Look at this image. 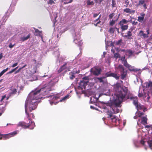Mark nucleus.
<instances>
[{
    "instance_id": "obj_1",
    "label": "nucleus",
    "mask_w": 152,
    "mask_h": 152,
    "mask_svg": "<svg viewBox=\"0 0 152 152\" xmlns=\"http://www.w3.org/2000/svg\"><path fill=\"white\" fill-rule=\"evenodd\" d=\"M39 99V97H35L32 94H30L28 96L25 103V111L27 115V118L28 120H31L29 116V114L28 113L27 107H28L30 112L34 110L37 107V103L36 100Z\"/></svg>"
},
{
    "instance_id": "obj_2",
    "label": "nucleus",
    "mask_w": 152,
    "mask_h": 152,
    "mask_svg": "<svg viewBox=\"0 0 152 152\" xmlns=\"http://www.w3.org/2000/svg\"><path fill=\"white\" fill-rule=\"evenodd\" d=\"M114 88L116 91H118L117 94L119 98L123 99L125 97L128 91L127 87H124L121 88L120 83H117L114 85Z\"/></svg>"
},
{
    "instance_id": "obj_3",
    "label": "nucleus",
    "mask_w": 152,
    "mask_h": 152,
    "mask_svg": "<svg viewBox=\"0 0 152 152\" xmlns=\"http://www.w3.org/2000/svg\"><path fill=\"white\" fill-rule=\"evenodd\" d=\"M51 90V86L49 85L39 90H35V91L32 92L31 93L35 97H39V99H40L42 98L41 96V95L44 96L48 94Z\"/></svg>"
},
{
    "instance_id": "obj_4",
    "label": "nucleus",
    "mask_w": 152,
    "mask_h": 152,
    "mask_svg": "<svg viewBox=\"0 0 152 152\" xmlns=\"http://www.w3.org/2000/svg\"><path fill=\"white\" fill-rule=\"evenodd\" d=\"M18 126H20L24 129L29 128L30 129H33L35 126V123L34 122L29 121V123H26L24 121H20L17 124Z\"/></svg>"
},
{
    "instance_id": "obj_5",
    "label": "nucleus",
    "mask_w": 152,
    "mask_h": 152,
    "mask_svg": "<svg viewBox=\"0 0 152 152\" xmlns=\"http://www.w3.org/2000/svg\"><path fill=\"white\" fill-rule=\"evenodd\" d=\"M89 78L88 76H86L83 77L79 83V89H81L82 90L83 88L85 89L86 86L88 85V83L89 82Z\"/></svg>"
},
{
    "instance_id": "obj_6",
    "label": "nucleus",
    "mask_w": 152,
    "mask_h": 152,
    "mask_svg": "<svg viewBox=\"0 0 152 152\" xmlns=\"http://www.w3.org/2000/svg\"><path fill=\"white\" fill-rule=\"evenodd\" d=\"M17 134V131H15L6 134H3L0 133V140L1 139L5 140L9 139L10 137L13 136Z\"/></svg>"
},
{
    "instance_id": "obj_7",
    "label": "nucleus",
    "mask_w": 152,
    "mask_h": 152,
    "mask_svg": "<svg viewBox=\"0 0 152 152\" xmlns=\"http://www.w3.org/2000/svg\"><path fill=\"white\" fill-rule=\"evenodd\" d=\"M101 71V69L97 66L92 68L91 69V73L93 74L96 76H98L100 74Z\"/></svg>"
},
{
    "instance_id": "obj_8",
    "label": "nucleus",
    "mask_w": 152,
    "mask_h": 152,
    "mask_svg": "<svg viewBox=\"0 0 152 152\" xmlns=\"http://www.w3.org/2000/svg\"><path fill=\"white\" fill-rule=\"evenodd\" d=\"M105 76L106 77H112L115 78L116 80L119 79L120 77V76H118L117 74L111 73L110 72L106 73L105 74Z\"/></svg>"
},
{
    "instance_id": "obj_9",
    "label": "nucleus",
    "mask_w": 152,
    "mask_h": 152,
    "mask_svg": "<svg viewBox=\"0 0 152 152\" xmlns=\"http://www.w3.org/2000/svg\"><path fill=\"white\" fill-rule=\"evenodd\" d=\"M133 28H130L127 32V34L124 36V37L127 38L128 39H130L131 36L132 35V31H133Z\"/></svg>"
},
{
    "instance_id": "obj_10",
    "label": "nucleus",
    "mask_w": 152,
    "mask_h": 152,
    "mask_svg": "<svg viewBox=\"0 0 152 152\" xmlns=\"http://www.w3.org/2000/svg\"><path fill=\"white\" fill-rule=\"evenodd\" d=\"M147 115H146L145 116H143L141 118V123L145 125L147 124V121L148 120L147 118Z\"/></svg>"
},
{
    "instance_id": "obj_11",
    "label": "nucleus",
    "mask_w": 152,
    "mask_h": 152,
    "mask_svg": "<svg viewBox=\"0 0 152 152\" xmlns=\"http://www.w3.org/2000/svg\"><path fill=\"white\" fill-rule=\"evenodd\" d=\"M126 67L128 68L129 70L133 71L134 72H137L139 71L138 69L134 68V66H133L129 64Z\"/></svg>"
},
{
    "instance_id": "obj_12",
    "label": "nucleus",
    "mask_w": 152,
    "mask_h": 152,
    "mask_svg": "<svg viewBox=\"0 0 152 152\" xmlns=\"http://www.w3.org/2000/svg\"><path fill=\"white\" fill-rule=\"evenodd\" d=\"M34 29H35V31L34 32V35L36 36H41L42 37L41 34L42 33V31H39L38 29H35L34 28Z\"/></svg>"
},
{
    "instance_id": "obj_13",
    "label": "nucleus",
    "mask_w": 152,
    "mask_h": 152,
    "mask_svg": "<svg viewBox=\"0 0 152 152\" xmlns=\"http://www.w3.org/2000/svg\"><path fill=\"white\" fill-rule=\"evenodd\" d=\"M140 36L141 37H143L144 38H147L148 37V36L145 34L142 31H140L139 33Z\"/></svg>"
},
{
    "instance_id": "obj_14",
    "label": "nucleus",
    "mask_w": 152,
    "mask_h": 152,
    "mask_svg": "<svg viewBox=\"0 0 152 152\" xmlns=\"http://www.w3.org/2000/svg\"><path fill=\"white\" fill-rule=\"evenodd\" d=\"M112 109L113 113L115 114L119 112L120 110L118 107L116 106L114 107L113 106L112 107Z\"/></svg>"
},
{
    "instance_id": "obj_15",
    "label": "nucleus",
    "mask_w": 152,
    "mask_h": 152,
    "mask_svg": "<svg viewBox=\"0 0 152 152\" xmlns=\"http://www.w3.org/2000/svg\"><path fill=\"white\" fill-rule=\"evenodd\" d=\"M127 71H124L123 72H121V79L123 80L125 78L127 75Z\"/></svg>"
},
{
    "instance_id": "obj_16",
    "label": "nucleus",
    "mask_w": 152,
    "mask_h": 152,
    "mask_svg": "<svg viewBox=\"0 0 152 152\" xmlns=\"http://www.w3.org/2000/svg\"><path fill=\"white\" fill-rule=\"evenodd\" d=\"M124 11L130 14H134L135 12V10H131L129 8L125 9L124 10Z\"/></svg>"
},
{
    "instance_id": "obj_17",
    "label": "nucleus",
    "mask_w": 152,
    "mask_h": 152,
    "mask_svg": "<svg viewBox=\"0 0 152 152\" xmlns=\"http://www.w3.org/2000/svg\"><path fill=\"white\" fill-rule=\"evenodd\" d=\"M67 64V63L66 62L63 66L61 67L60 69H58V72H60L65 69L66 68V65Z\"/></svg>"
},
{
    "instance_id": "obj_18",
    "label": "nucleus",
    "mask_w": 152,
    "mask_h": 152,
    "mask_svg": "<svg viewBox=\"0 0 152 152\" xmlns=\"http://www.w3.org/2000/svg\"><path fill=\"white\" fill-rule=\"evenodd\" d=\"M129 22V21L125 19H122L121 21H120L118 23V25H122L124 24H126L127 23Z\"/></svg>"
},
{
    "instance_id": "obj_19",
    "label": "nucleus",
    "mask_w": 152,
    "mask_h": 152,
    "mask_svg": "<svg viewBox=\"0 0 152 152\" xmlns=\"http://www.w3.org/2000/svg\"><path fill=\"white\" fill-rule=\"evenodd\" d=\"M133 52L131 50H126L125 53V54L126 55H128L129 57H130L133 54Z\"/></svg>"
},
{
    "instance_id": "obj_20",
    "label": "nucleus",
    "mask_w": 152,
    "mask_h": 152,
    "mask_svg": "<svg viewBox=\"0 0 152 152\" xmlns=\"http://www.w3.org/2000/svg\"><path fill=\"white\" fill-rule=\"evenodd\" d=\"M121 26V28L122 30V31H123L125 30H126L128 28V25H120Z\"/></svg>"
},
{
    "instance_id": "obj_21",
    "label": "nucleus",
    "mask_w": 152,
    "mask_h": 152,
    "mask_svg": "<svg viewBox=\"0 0 152 152\" xmlns=\"http://www.w3.org/2000/svg\"><path fill=\"white\" fill-rule=\"evenodd\" d=\"M143 97L145 99L148 101L150 98V96L148 92L145 93L143 96Z\"/></svg>"
},
{
    "instance_id": "obj_22",
    "label": "nucleus",
    "mask_w": 152,
    "mask_h": 152,
    "mask_svg": "<svg viewBox=\"0 0 152 152\" xmlns=\"http://www.w3.org/2000/svg\"><path fill=\"white\" fill-rule=\"evenodd\" d=\"M31 36L30 34H29L26 37H23L20 38V41L24 42L29 39Z\"/></svg>"
},
{
    "instance_id": "obj_23",
    "label": "nucleus",
    "mask_w": 152,
    "mask_h": 152,
    "mask_svg": "<svg viewBox=\"0 0 152 152\" xmlns=\"http://www.w3.org/2000/svg\"><path fill=\"white\" fill-rule=\"evenodd\" d=\"M117 68L121 72L125 71L124 66L121 64H119Z\"/></svg>"
},
{
    "instance_id": "obj_24",
    "label": "nucleus",
    "mask_w": 152,
    "mask_h": 152,
    "mask_svg": "<svg viewBox=\"0 0 152 152\" xmlns=\"http://www.w3.org/2000/svg\"><path fill=\"white\" fill-rule=\"evenodd\" d=\"M146 87L152 88V81H149L148 82L145 83Z\"/></svg>"
},
{
    "instance_id": "obj_25",
    "label": "nucleus",
    "mask_w": 152,
    "mask_h": 152,
    "mask_svg": "<svg viewBox=\"0 0 152 152\" xmlns=\"http://www.w3.org/2000/svg\"><path fill=\"white\" fill-rule=\"evenodd\" d=\"M120 14H119L118 16H119ZM119 17V16L115 20H111L110 22V25L111 26H113L115 23V21H116L118 19V18Z\"/></svg>"
},
{
    "instance_id": "obj_26",
    "label": "nucleus",
    "mask_w": 152,
    "mask_h": 152,
    "mask_svg": "<svg viewBox=\"0 0 152 152\" xmlns=\"http://www.w3.org/2000/svg\"><path fill=\"white\" fill-rule=\"evenodd\" d=\"M47 1V3L48 4L52 5L53 4H55V1L56 0H45Z\"/></svg>"
},
{
    "instance_id": "obj_27",
    "label": "nucleus",
    "mask_w": 152,
    "mask_h": 152,
    "mask_svg": "<svg viewBox=\"0 0 152 152\" xmlns=\"http://www.w3.org/2000/svg\"><path fill=\"white\" fill-rule=\"evenodd\" d=\"M145 2V1L143 0H140L139 1V3L137 4L136 5L137 7H138L139 6L143 4Z\"/></svg>"
},
{
    "instance_id": "obj_28",
    "label": "nucleus",
    "mask_w": 152,
    "mask_h": 152,
    "mask_svg": "<svg viewBox=\"0 0 152 152\" xmlns=\"http://www.w3.org/2000/svg\"><path fill=\"white\" fill-rule=\"evenodd\" d=\"M137 114L139 117H142L141 116L144 115V113L139 111L137 112Z\"/></svg>"
},
{
    "instance_id": "obj_29",
    "label": "nucleus",
    "mask_w": 152,
    "mask_h": 152,
    "mask_svg": "<svg viewBox=\"0 0 152 152\" xmlns=\"http://www.w3.org/2000/svg\"><path fill=\"white\" fill-rule=\"evenodd\" d=\"M142 15V16H139L138 17V20L140 22H141L143 20L145 14H143Z\"/></svg>"
},
{
    "instance_id": "obj_30",
    "label": "nucleus",
    "mask_w": 152,
    "mask_h": 152,
    "mask_svg": "<svg viewBox=\"0 0 152 152\" xmlns=\"http://www.w3.org/2000/svg\"><path fill=\"white\" fill-rule=\"evenodd\" d=\"M70 75V78L71 80H72L75 77V74L72 72H70L69 73Z\"/></svg>"
},
{
    "instance_id": "obj_31",
    "label": "nucleus",
    "mask_w": 152,
    "mask_h": 152,
    "mask_svg": "<svg viewBox=\"0 0 152 152\" xmlns=\"http://www.w3.org/2000/svg\"><path fill=\"white\" fill-rule=\"evenodd\" d=\"M9 69V68L7 67L5 69L3 70L0 73V74L2 76Z\"/></svg>"
},
{
    "instance_id": "obj_32",
    "label": "nucleus",
    "mask_w": 152,
    "mask_h": 152,
    "mask_svg": "<svg viewBox=\"0 0 152 152\" xmlns=\"http://www.w3.org/2000/svg\"><path fill=\"white\" fill-rule=\"evenodd\" d=\"M122 42V40L121 39H120L118 41H116V42H114V43L115 44V45H119Z\"/></svg>"
},
{
    "instance_id": "obj_33",
    "label": "nucleus",
    "mask_w": 152,
    "mask_h": 152,
    "mask_svg": "<svg viewBox=\"0 0 152 152\" xmlns=\"http://www.w3.org/2000/svg\"><path fill=\"white\" fill-rule=\"evenodd\" d=\"M114 57L116 59L120 57V54L118 53H115L114 54Z\"/></svg>"
},
{
    "instance_id": "obj_34",
    "label": "nucleus",
    "mask_w": 152,
    "mask_h": 152,
    "mask_svg": "<svg viewBox=\"0 0 152 152\" xmlns=\"http://www.w3.org/2000/svg\"><path fill=\"white\" fill-rule=\"evenodd\" d=\"M121 102H114V104L113 105V106H116L117 107H120V105L121 104Z\"/></svg>"
},
{
    "instance_id": "obj_35",
    "label": "nucleus",
    "mask_w": 152,
    "mask_h": 152,
    "mask_svg": "<svg viewBox=\"0 0 152 152\" xmlns=\"http://www.w3.org/2000/svg\"><path fill=\"white\" fill-rule=\"evenodd\" d=\"M94 4V2L93 1H91L90 0H88L87 1V4L88 5H93Z\"/></svg>"
},
{
    "instance_id": "obj_36",
    "label": "nucleus",
    "mask_w": 152,
    "mask_h": 152,
    "mask_svg": "<svg viewBox=\"0 0 152 152\" xmlns=\"http://www.w3.org/2000/svg\"><path fill=\"white\" fill-rule=\"evenodd\" d=\"M115 28H111L109 30V31L110 33H114L115 32Z\"/></svg>"
},
{
    "instance_id": "obj_37",
    "label": "nucleus",
    "mask_w": 152,
    "mask_h": 152,
    "mask_svg": "<svg viewBox=\"0 0 152 152\" xmlns=\"http://www.w3.org/2000/svg\"><path fill=\"white\" fill-rule=\"evenodd\" d=\"M17 93V90L15 88H14L12 90L11 94H15Z\"/></svg>"
},
{
    "instance_id": "obj_38",
    "label": "nucleus",
    "mask_w": 152,
    "mask_h": 152,
    "mask_svg": "<svg viewBox=\"0 0 152 152\" xmlns=\"http://www.w3.org/2000/svg\"><path fill=\"white\" fill-rule=\"evenodd\" d=\"M105 77H97V79L99 80L100 82L101 83L103 82V79Z\"/></svg>"
},
{
    "instance_id": "obj_39",
    "label": "nucleus",
    "mask_w": 152,
    "mask_h": 152,
    "mask_svg": "<svg viewBox=\"0 0 152 152\" xmlns=\"http://www.w3.org/2000/svg\"><path fill=\"white\" fill-rule=\"evenodd\" d=\"M130 22H131V23L133 25H136L138 23L137 21H132V19L130 20Z\"/></svg>"
},
{
    "instance_id": "obj_40",
    "label": "nucleus",
    "mask_w": 152,
    "mask_h": 152,
    "mask_svg": "<svg viewBox=\"0 0 152 152\" xmlns=\"http://www.w3.org/2000/svg\"><path fill=\"white\" fill-rule=\"evenodd\" d=\"M124 64L126 67L128 66L129 65V64L127 63L126 60L124 61Z\"/></svg>"
},
{
    "instance_id": "obj_41",
    "label": "nucleus",
    "mask_w": 152,
    "mask_h": 152,
    "mask_svg": "<svg viewBox=\"0 0 152 152\" xmlns=\"http://www.w3.org/2000/svg\"><path fill=\"white\" fill-rule=\"evenodd\" d=\"M106 105L107 106H110L112 108V107L113 106V104L111 103H106Z\"/></svg>"
},
{
    "instance_id": "obj_42",
    "label": "nucleus",
    "mask_w": 152,
    "mask_h": 152,
    "mask_svg": "<svg viewBox=\"0 0 152 152\" xmlns=\"http://www.w3.org/2000/svg\"><path fill=\"white\" fill-rule=\"evenodd\" d=\"M69 96L68 95H67L65 96L61 100V101H64L65 100L67 99H68L69 98Z\"/></svg>"
},
{
    "instance_id": "obj_43",
    "label": "nucleus",
    "mask_w": 152,
    "mask_h": 152,
    "mask_svg": "<svg viewBox=\"0 0 152 152\" xmlns=\"http://www.w3.org/2000/svg\"><path fill=\"white\" fill-rule=\"evenodd\" d=\"M115 14L114 13H112L110 14L109 15V19H111L114 16Z\"/></svg>"
},
{
    "instance_id": "obj_44",
    "label": "nucleus",
    "mask_w": 152,
    "mask_h": 152,
    "mask_svg": "<svg viewBox=\"0 0 152 152\" xmlns=\"http://www.w3.org/2000/svg\"><path fill=\"white\" fill-rule=\"evenodd\" d=\"M96 3L100 4L101 2L104 0H94Z\"/></svg>"
},
{
    "instance_id": "obj_45",
    "label": "nucleus",
    "mask_w": 152,
    "mask_h": 152,
    "mask_svg": "<svg viewBox=\"0 0 152 152\" xmlns=\"http://www.w3.org/2000/svg\"><path fill=\"white\" fill-rule=\"evenodd\" d=\"M116 4L115 2V0H112V5L113 7H114L115 6Z\"/></svg>"
},
{
    "instance_id": "obj_46",
    "label": "nucleus",
    "mask_w": 152,
    "mask_h": 152,
    "mask_svg": "<svg viewBox=\"0 0 152 152\" xmlns=\"http://www.w3.org/2000/svg\"><path fill=\"white\" fill-rule=\"evenodd\" d=\"M76 40H77L76 39H75L74 40L75 43H76L77 44V43L76 42ZM82 43H83L82 42V41L81 40H80V41L78 42V45H81L82 44Z\"/></svg>"
},
{
    "instance_id": "obj_47",
    "label": "nucleus",
    "mask_w": 152,
    "mask_h": 152,
    "mask_svg": "<svg viewBox=\"0 0 152 152\" xmlns=\"http://www.w3.org/2000/svg\"><path fill=\"white\" fill-rule=\"evenodd\" d=\"M75 74L76 73H79L80 72V70H78V71H76L74 69L73 71L72 72Z\"/></svg>"
},
{
    "instance_id": "obj_48",
    "label": "nucleus",
    "mask_w": 152,
    "mask_h": 152,
    "mask_svg": "<svg viewBox=\"0 0 152 152\" xmlns=\"http://www.w3.org/2000/svg\"><path fill=\"white\" fill-rule=\"evenodd\" d=\"M109 113L107 114V115H108L107 118H112L113 116V115L111 113H110L109 112Z\"/></svg>"
},
{
    "instance_id": "obj_49",
    "label": "nucleus",
    "mask_w": 152,
    "mask_h": 152,
    "mask_svg": "<svg viewBox=\"0 0 152 152\" xmlns=\"http://www.w3.org/2000/svg\"><path fill=\"white\" fill-rule=\"evenodd\" d=\"M15 45V44H14L13 45H12V43H10L9 45V47L10 48H12Z\"/></svg>"
},
{
    "instance_id": "obj_50",
    "label": "nucleus",
    "mask_w": 152,
    "mask_h": 152,
    "mask_svg": "<svg viewBox=\"0 0 152 152\" xmlns=\"http://www.w3.org/2000/svg\"><path fill=\"white\" fill-rule=\"evenodd\" d=\"M31 117H32L33 118H34V114L33 113H31L30 115L29 114V116H30V118H31ZM31 121H30L29 120V121H30V122H31V121H31Z\"/></svg>"
},
{
    "instance_id": "obj_51",
    "label": "nucleus",
    "mask_w": 152,
    "mask_h": 152,
    "mask_svg": "<svg viewBox=\"0 0 152 152\" xmlns=\"http://www.w3.org/2000/svg\"><path fill=\"white\" fill-rule=\"evenodd\" d=\"M148 143L149 146L151 148H152V138L151 140Z\"/></svg>"
},
{
    "instance_id": "obj_52",
    "label": "nucleus",
    "mask_w": 152,
    "mask_h": 152,
    "mask_svg": "<svg viewBox=\"0 0 152 152\" xmlns=\"http://www.w3.org/2000/svg\"><path fill=\"white\" fill-rule=\"evenodd\" d=\"M32 76V77L34 79L33 80H36L37 79V77L35 75H33Z\"/></svg>"
},
{
    "instance_id": "obj_53",
    "label": "nucleus",
    "mask_w": 152,
    "mask_h": 152,
    "mask_svg": "<svg viewBox=\"0 0 152 152\" xmlns=\"http://www.w3.org/2000/svg\"><path fill=\"white\" fill-rule=\"evenodd\" d=\"M6 97V95L2 96L1 97V101H2Z\"/></svg>"
},
{
    "instance_id": "obj_54",
    "label": "nucleus",
    "mask_w": 152,
    "mask_h": 152,
    "mask_svg": "<svg viewBox=\"0 0 152 152\" xmlns=\"http://www.w3.org/2000/svg\"><path fill=\"white\" fill-rule=\"evenodd\" d=\"M15 71L13 69H12L11 71L7 73V74H10L13 73Z\"/></svg>"
},
{
    "instance_id": "obj_55",
    "label": "nucleus",
    "mask_w": 152,
    "mask_h": 152,
    "mask_svg": "<svg viewBox=\"0 0 152 152\" xmlns=\"http://www.w3.org/2000/svg\"><path fill=\"white\" fill-rule=\"evenodd\" d=\"M22 68H21V67L19 68L17 70L16 72H15V74H16L17 73H18L21 70V69H22Z\"/></svg>"
},
{
    "instance_id": "obj_56",
    "label": "nucleus",
    "mask_w": 152,
    "mask_h": 152,
    "mask_svg": "<svg viewBox=\"0 0 152 152\" xmlns=\"http://www.w3.org/2000/svg\"><path fill=\"white\" fill-rule=\"evenodd\" d=\"M145 127L149 128L150 129H152V125L146 126Z\"/></svg>"
},
{
    "instance_id": "obj_57",
    "label": "nucleus",
    "mask_w": 152,
    "mask_h": 152,
    "mask_svg": "<svg viewBox=\"0 0 152 152\" xmlns=\"http://www.w3.org/2000/svg\"><path fill=\"white\" fill-rule=\"evenodd\" d=\"M37 66H35L33 68V69H34V73H36V70L37 69Z\"/></svg>"
},
{
    "instance_id": "obj_58",
    "label": "nucleus",
    "mask_w": 152,
    "mask_h": 152,
    "mask_svg": "<svg viewBox=\"0 0 152 152\" xmlns=\"http://www.w3.org/2000/svg\"><path fill=\"white\" fill-rule=\"evenodd\" d=\"M18 63L17 62L16 63L13 64L12 65V67H14L15 66H17L18 65Z\"/></svg>"
},
{
    "instance_id": "obj_59",
    "label": "nucleus",
    "mask_w": 152,
    "mask_h": 152,
    "mask_svg": "<svg viewBox=\"0 0 152 152\" xmlns=\"http://www.w3.org/2000/svg\"><path fill=\"white\" fill-rule=\"evenodd\" d=\"M145 143V141L143 140H141L140 141V143L143 145H144Z\"/></svg>"
},
{
    "instance_id": "obj_60",
    "label": "nucleus",
    "mask_w": 152,
    "mask_h": 152,
    "mask_svg": "<svg viewBox=\"0 0 152 152\" xmlns=\"http://www.w3.org/2000/svg\"><path fill=\"white\" fill-rule=\"evenodd\" d=\"M125 56L122 57L121 58V60L124 62V61L126 60V59H125Z\"/></svg>"
},
{
    "instance_id": "obj_61",
    "label": "nucleus",
    "mask_w": 152,
    "mask_h": 152,
    "mask_svg": "<svg viewBox=\"0 0 152 152\" xmlns=\"http://www.w3.org/2000/svg\"><path fill=\"white\" fill-rule=\"evenodd\" d=\"M112 121L113 122L116 123L117 121V119L116 118H114L112 120Z\"/></svg>"
},
{
    "instance_id": "obj_62",
    "label": "nucleus",
    "mask_w": 152,
    "mask_h": 152,
    "mask_svg": "<svg viewBox=\"0 0 152 152\" xmlns=\"http://www.w3.org/2000/svg\"><path fill=\"white\" fill-rule=\"evenodd\" d=\"M99 15V14H94L93 17L94 18H96Z\"/></svg>"
},
{
    "instance_id": "obj_63",
    "label": "nucleus",
    "mask_w": 152,
    "mask_h": 152,
    "mask_svg": "<svg viewBox=\"0 0 152 152\" xmlns=\"http://www.w3.org/2000/svg\"><path fill=\"white\" fill-rule=\"evenodd\" d=\"M115 29H116V30H117L118 33H119V28H117V27H115Z\"/></svg>"
},
{
    "instance_id": "obj_64",
    "label": "nucleus",
    "mask_w": 152,
    "mask_h": 152,
    "mask_svg": "<svg viewBox=\"0 0 152 152\" xmlns=\"http://www.w3.org/2000/svg\"><path fill=\"white\" fill-rule=\"evenodd\" d=\"M31 61L33 62H34V64H36V63L37 61L35 59H32Z\"/></svg>"
}]
</instances>
